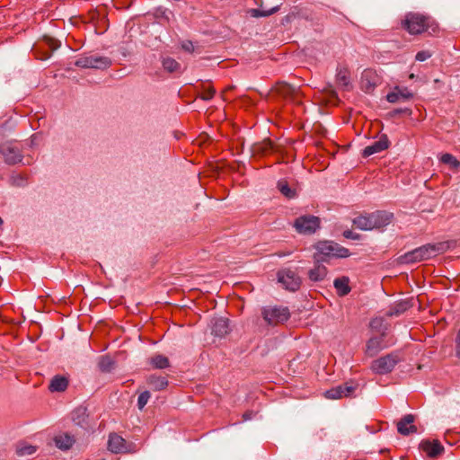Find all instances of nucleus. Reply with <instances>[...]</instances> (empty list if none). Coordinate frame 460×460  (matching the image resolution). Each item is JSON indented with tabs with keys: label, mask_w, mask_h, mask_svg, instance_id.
I'll return each mask as SVG.
<instances>
[{
	"label": "nucleus",
	"mask_w": 460,
	"mask_h": 460,
	"mask_svg": "<svg viewBox=\"0 0 460 460\" xmlns=\"http://www.w3.org/2000/svg\"><path fill=\"white\" fill-rule=\"evenodd\" d=\"M394 218V214L376 210L369 214L359 215L353 219V226L363 231L381 229L388 226Z\"/></svg>",
	"instance_id": "1"
},
{
	"label": "nucleus",
	"mask_w": 460,
	"mask_h": 460,
	"mask_svg": "<svg viewBox=\"0 0 460 460\" xmlns=\"http://www.w3.org/2000/svg\"><path fill=\"white\" fill-rule=\"evenodd\" d=\"M446 243H439L437 244L428 243L420 246L411 252H408L399 258L401 263H415L425 260H429L438 253H442L447 250Z\"/></svg>",
	"instance_id": "2"
},
{
	"label": "nucleus",
	"mask_w": 460,
	"mask_h": 460,
	"mask_svg": "<svg viewBox=\"0 0 460 460\" xmlns=\"http://www.w3.org/2000/svg\"><path fill=\"white\" fill-rule=\"evenodd\" d=\"M433 20L430 16L420 13H408L402 20V28L411 35H418L427 31L433 26Z\"/></svg>",
	"instance_id": "3"
},
{
	"label": "nucleus",
	"mask_w": 460,
	"mask_h": 460,
	"mask_svg": "<svg viewBox=\"0 0 460 460\" xmlns=\"http://www.w3.org/2000/svg\"><path fill=\"white\" fill-rule=\"evenodd\" d=\"M315 248L316 252L314 257L316 262L327 261L328 259L333 257L346 258L349 255V252L347 248L332 242H319Z\"/></svg>",
	"instance_id": "4"
},
{
	"label": "nucleus",
	"mask_w": 460,
	"mask_h": 460,
	"mask_svg": "<svg viewBox=\"0 0 460 460\" xmlns=\"http://www.w3.org/2000/svg\"><path fill=\"white\" fill-rule=\"evenodd\" d=\"M261 316L268 325L276 326L290 317L289 309L282 305H269L261 308Z\"/></svg>",
	"instance_id": "5"
},
{
	"label": "nucleus",
	"mask_w": 460,
	"mask_h": 460,
	"mask_svg": "<svg viewBox=\"0 0 460 460\" xmlns=\"http://www.w3.org/2000/svg\"><path fill=\"white\" fill-rule=\"evenodd\" d=\"M400 361L397 353H390L372 361L370 368L377 375H385L390 373Z\"/></svg>",
	"instance_id": "6"
},
{
	"label": "nucleus",
	"mask_w": 460,
	"mask_h": 460,
	"mask_svg": "<svg viewBox=\"0 0 460 460\" xmlns=\"http://www.w3.org/2000/svg\"><path fill=\"white\" fill-rule=\"evenodd\" d=\"M108 449L114 454L135 453L137 447L132 442L126 441L122 437L112 433L109 437Z\"/></svg>",
	"instance_id": "7"
},
{
	"label": "nucleus",
	"mask_w": 460,
	"mask_h": 460,
	"mask_svg": "<svg viewBox=\"0 0 460 460\" xmlns=\"http://www.w3.org/2000/svg\"><path fill=\"white\" fill-rule=\"evenodd\" d=\"M294 226L299 234H311L320 227V219L314 216L299 217L296 219Z\"/></svg>",
	"instance_id": "8"
},
{
	"label": "nucleus",
	"mask_w": 460,
	"mask_h": 460,
	"mask_svg": "<svg viewBox=\"0 0 460 460\" xmlns=\"http://www.w3.org/2000/svg\"><path fill=\"white\" fill-rule=\"evenodd\" d=\"M358 383L355 381L346 382L341 385L327 390L324 394L325 397L332 400L341 399L351 396L358 389Z\"/></svg>",
	"instance_id": "9"
},
{
	"label": "nucleus",
	"mask_w": 460,
	"mask_h": 460,
	"mask_svg": "<svg viewBox=\"0 0 460 460\" xmlns=\"http://www.w3.org/2000/svg\"><path fill=\"white\" fill-rule=\"evenodd\" d=\"M111 65L110 58L100 56L82 57L75 61V66L83 68L105 69Z\"/></svg>",
	"instance_id": "10"
},
{
	"label": "nucleus",
	"mask_w": 460,
	"mask_h": 460,
	"mask_svg": "<svg viewBox=\"0 0 460 460\" xmlns=\"http://www.w3.org/2000/svg\"><path fill=\"white\" fill-rule=\"evenodd\" d=\"M278 280L289 291L297 290L301 285L300 277L294 270L289 269L279 270L278 272Z\"/></svg>",
	"instance_id": "11"
},
{
	"label": "nucleus",
	"mask_w": 460,
	"mask_h": 460,
	"mask_svg": "<svg viewBox=\"0 0 460 460\" xmlns=\"http://www.w3.org/2000/svg\"><path fill=\"white\" fill-rule=\"evenodd\" d=\"M0 152L5 161L9 164H15L22 162V155L16 143L5 142L0 146Z\"/></svg>",
	"instance_id": "12"
},
{
	"label": "nucleus",
	"mask_w": 460,
	"mask_h": 460,
	"mask_svg": "<svg viewBox=\"0 0 460 460\" xmlns=\"http://www.w3.org/2000/svg\"><path fill=\"white\" fill-rule=\"evenodd\" d=\"M379 84V76L376 71L372 69H365L360 78V87L367 93H370Z\"/></svg>",
	"instance_id": "13"
},
{
	"label": "nucleus",
	"mask_w": 460,
	"mask_h": 460,
	"mask_svg": "<svg viewBox=\"0 0 460 460\" xmlns=\"http://www.w3.org/2000/svg\"><path fill=\"white\" fill-rule=\"evenodd\" d=\"M420 448L429 458H437L444 453V447L437 439L421 441Z\"/></svg>",
	"instance_id": "14"
},
{
	"label": "nucleus",
	"mask_w": 460,
	"mask_h": 460,
	"mask_svg": "<svg viewBox=\"0 0 460 460\" xmlns=\"http://www.w3.org/2000/svg\"><path fill=\"white\" fill-rule=\"evenodd\" d=\"M415 417L412 414H407L397 423V430L403 436L417 433L418 429L414 425Z\"/></svg>",
	"instance_id": "15"
},
{
	"label": "nucleus",
	"mask_w": 460,
	"mask_h": 460,
	"mask_svg": "<svg viewBox=\"0 0 460 460\" xmlns=\"http://www.w3.org/2000/svg\"><path fill=\"white\" fill-rule=\"evenodd\" d=\"M389 146V141L385 136H382L378 140L373 144L366 146L363 150V156L367 157L374 154L380 153Z\"/></svg>",
	"instance_id": "16"
},
{
	"label": "nucleus",
	"mask_w": 460,
	"mask_h": 460,
	"mask_svg": "<svg viewBox=\"0 0 460 460\" xmlns=\"http://www.w3.org/2000/svg\"><path fill=\"white\" fill-rule=\"evenodd\" d=\"M252 151L253 155L266 156L273 154L276 150L272 141L269 138H266L261 142L254 144L252 146Z\"/></svg>",
	"instance_id": "17"
},
{
	"label": "nucleus",
	"mask_w": 460,
	"mask_h": 460,
	"mask_svg": "<svg viewBox=\"0 0 460 460\" xmlns=\"http://www.w3.org/2000/svg\"><path fill=\"white\" fill-rule=\"evenodd\" d=\"M336 84L343 90L351 89L350 72L346 66H339L336 73Z\"/></svg>",
	"instance_id": "18"
},
{
	"label": "nucleus",
	"mask_w": 460,
	"mask_h": 460,
	"mask_svg": "<svg viewBox=\"0 0 460 460\" xmlns=\"http://www.w3.org/2000/svg\"><path fill=\"white\" fill-rule=\"evenodd\" d=\"M413 97V94L407 88L395 87L394 90L386 95V100L394 103L400 101H408Z\"/></svg>",
	"instance_id": "19"
},
{
	"label": "nucleus",
	"mask_w": 460,
	"mask_h": 460,
	"mask_svg": "<svg viewBox=\"0 0 460 460\" xmlns=\"http://www.w3.org/2000/svg\"><path fill=\"white\" fill-rule=\"evenodd\" d=\"M69 385V377L65 375H56L51 379L49 389L50 392H64Z\"/></svg>",
	"instance_id": "20"
},
{
	"label": "nucleus",
	"mask_w": 460,
	"mask_h": 460,
	"mask_svg": "<svg viewBox=\"0 0 460 460\" xmlns=\"http://www.w3.org/2000/svg\"><path fill=\"white\" fill-rule=\"evenodd\" d=\"M333 286L340 296L348 295L351 290L349 286V279L347 276L335 279L333 281Z\"/></svg>",
	"instance_id": "21"
},
{
	"label": "nucleus",
	"mask_w": 460,
	"mask_h": 460,
	"mask_svg": "<svg viewBox=\"0 0 460 460\" xmlns=\"http://www.w3.org/2000/svg\"><path fill=\"white\" fill-rule=\"evenodd\" d=\"M146 382L155 391H162L168 386V380L165 376L151 375L147 377Z\"/></svg>",
	"instance_id": "22"
},
{
	"label": "nucleus",
	"mask_w": 460,
	"mask_h": 460,
	"mask_svg": "<svg viewBox=\"0 0 460 460\" xmlns=\"http://www.w3.org/2000/svg\"><path fill=\"white\" fill-rule=\"evenodd\" d=\"M272 92L284 99H290L295 93V89L290 84L281 82L276 84Z\"/></svg>",
	"instance_id": "23"
},
{
	"label": "nucleus",
	"mask_w": 460,
	"mask_h": 460,
	"mask_svg": "<svg viewBox=\"0 0 460 460\" xmlns=\"http://www.w3.org/2000/svg\"><path fill=\"white\" fill-rule=\"evenodd\" d=\"M383 340L381 337H375L369 339L366 346V354L369 357H374L383 349Z\"/></svg>",
	"instance_id": "24"
},
{
	"label": "nucleus",
	"mask_w": 460,
	"mask_h": 460,
	"mask_svg": "<svg viewBox=\"0 0 460 460\" xmlns=\"http://www.w3.org/2000/svg\"><path fill=\"white\" fill-rule=\"evenodd\" d=\"M148 361L152 367L155 369H164L170 367L169 358L161 354L152 356Z\"/></svg>",
	"instance_id": "25"
},
{
	"label": "nucleus",
	"mask_w": 460,
	"mask_h": 460,
	"mask_svg": "<svg viewBox=\"0 0 460 460\" xmlns=\"http://www.w3.org/2000/svg\"><path fill=\"white\" fill-rule=\"evenodd\" d=\"M326 275H327L326 267L322 264H319L318 262L308 272V277L312 281H321L326 277Z\"/></svg>",
	"instance_id": "26"
},
{
	"label": "nucleus",
	"mask_w": 460,
	"mask_h": 460,
	"mask_svg": "<svg viewBox=\"0 0 460 460\" xmlns=\"http://www.w3.org/2000/svg\"><path fill=\"white\" fill-rule=\"evenodd\" d=\"M54 440L56 446L63 450L69 449L75 443L74 438L67 434L57 436Z\"/></svg>",
	"instance_id": "27"
},
{
	"label": "nucleus",
	"mask_w": 460,
	"mask_h": 460,
	"mask_svg": "<svg viewBox=\"0 0 460 460\" xmlns=\"http://www.w3.org/2000/svg\"><path fill=\"white\" fill-rule=\"evenodd\" d=\"M213 332L217 336H224L228 332V323L225 319H218L213 326Z\"/></svg>",
	"instance_id": "28"
},
{
	"label": "nucleus",
	"mask_w": 460,
	"mask_h": 460,
	"mask_svg": "<svg viewBox=\"0 0 460 460\" xmlns=\"http://www.w3.org/2000/svg\"><path fill=\"white\" fill-rule=\"evenodd\" d=\"M164 68L170 73H180L181 65L172 58H165L163 59Z\"/></svg>",
	"instance_id": "29"
},
{
	"label": "nucleus",
	"mask_w": 460,
	"mask_h": 460,
	"mask_svg": "<svg viewBox=\"0 0 460 460\" xmlns=\"http://www.w3.org/2000/svg\"><path fill=\"white\" fill-rule=\"evenodd\" d=\"M440 162L447 164L452 170H458L460 162L451 154L446 153L440 156Z\"/></svg>",
	"instance_id": "30"
},
{
	"label": "nucleus",
	"mask_w": 460,
	"mask_h": 460,
	"mask_svg": "<svg viewBox=\"0 0 460 460\" xmlns=\"http://www.w3.org/2000/svg\"><path fill=\"white\" fill-rule=\"evenodd\" d=\"M278 189L285 197L288 199H293L296 197V193L294 189H291L285 180H280L278 182Z\"/></svg>",
	"instance_id": "31"
},
{
	"label": "nucleus",
	"mask_w": 460,
	"mask_h": 460,
	"mask_svg": "<svg viewBox=\"0 0 460 460\" xmlns=\"http://www.w3.org/2000/svg\"><path fill=\"white\" fill-rule=\"evenodd\" d=\"M279 11V6L272 7L269 10L263 9H251L250 13L252 17H266L273 14L274 13Z\"/></svg>",
	"instance_id": "32"
},
{
	"label": "nucleus",
	"mask_w": 460,
	"mask_h": 460,
	"mask_svg": "<svg viewBox=\"0 0 460 460\" xmlns=\"http://www.w3.org/2000/svg\"><path fill=\"white\" fill-rule=\"evenodd\" d=\"M408 308V304L406 302H401L396 304L394 308H392L388 313L387 315L393 316V315H399L402 313L405 312Z\"/></svg>",
	"instance_id": "33"
},
{
	"label": "nucleus",
	"mask_w": 460,
	"mask_h": 460,
	"mask_svg": "<svg viewBox=\"0 0 460 460\" xmlns=\"http://www.w3.org/2000/svg\"><path fill=\"white\" fill-rule=\"evenodd\" d=\"M36 452V447L31 445L21 446L17 447L16 453L18 456L32 455Z\"/></svg>",
	"instance_id": "34"
},
{
	"label": "nucleus",
	"mask_w": 460,
	"mask_h": 460,
	"mask_svg": "<svg viewBox=\"0 0 460 460\" xmlns=\"http://www.w3.org/2000/svg\"><path fill=\"white\" fill-rule=\"evenodd\" d=\"M150 398V393L148 391H145L141 393L137 399V406L139 410H142L147 403Z\"/></svg>",
	"instance_id": "35"
},
{
	"label": "nucleus",
	"mask_w": 460,
	"mask_h": 460,
	"mask_svg": "<svg viewBox=\"0 0 460 460\" xmlns=\"http://www.w3.org/2000/svg\"><path fill=\"white\" fill-rule=\"evenodd\" d=\"M216 93V90L213 86L208 85V87L204 86L203 92L201 93V99L208 101L211 100Z\"/></svg>",
	"instance_id": "36"
},
{
	"label": "nucleus",
	"mask_w": 460,
	"mask_h": 460,
	"mask_svg": "<svg viewBox=\"0 0 460 460\" xmlns=\"http://www.w3.org/2000/svg\"><path fill=\"white\" fill-rule=\"evenodd\" d=\"M431 57V54L427 51V50H422V51H419L417 54H416V60L418 61H425L427 60L428 58H429Z\"/></svg>",
	"instance_id": "37"
},
{
	"label": "nucleus",
	"mask_w": 460,
	"mask_h": 460,
	"mask_svg": "<svg viewBox=\"0 0 460 460\" xmlns=\"http://www.w3.org/2000/svg\"><path fill=\"white\" fill-rule=\"evenodd\" d=\"M456 355L460 358V329L456 338Z\"/></svg>",
	"instance_id": "38"
},
{
	"label": "nucleus",
	"mask_w": 460,
	"mask_h": 460,
	"mask_svg": "<svg viewBox=\"0 0 460 460\" xmlns=\"http://www.w3.org/2000/svg\"><path fill=\"white\" fill-rule=\"evenodd\" d=\"M255 416V412L252 411H247L243 414V420L247 421L252 420Z\"/></svg>",
	"instance_id": "39"
},
{
	"label": "nucleus",
	"mask_w": 460,
	"mask_h": 460,
	"mask_svg": "<svg viewBox=\"0 0 460 460\" xmlns=\"http://www.w3.org/2000/svg\"><path fill=\"white\" fill-rule=\"evenodd\" d=\"M47 44L49 45V47L51 49V50H55L58 48V44L57 42V40H53V39H48L47 40Z\"/></svg>",
	"instance_id": "40"
},
{
	"label": "nucleus",
	"mask_w": 460,
	"mask_h": 460,
	"mask_svg": "<svg viewBox=\"0 0 460 460\" xmlns=\"http://www.w3.org/2000/svg\"><path fill=\"white\" fill-rule=\"evenodd\" d=\"M182 49L189 52H192L194 50L193 44L190 41H187V42L183 43Z\"/></svg>",
	"instance_id": "41"
},
{
	"label": "nucleus",
	"mask_w": 460,
	"mask_h": 460,
	"mask_svg": "<svg viewBox=\"0 0 460 460\" xmlns=\"http://www.w3.org/2000/svg\"><path fill=\"white\" fill-rule=\"evenodd\" d=\"M343 234H344V236L346 238H351V239H357L358 238V235H354L351 231H345Z\"/></svg>",
	"instance_id": "42"
},
{
	"label": "nucleus",
	"mask_w": 460,
	"mask_h": 460,
	"mask_svg": "<svg viewBox=\"0 0 460 460\" xmlns=\"http://www.w3.org/2000/svg\"><path fill=\"white\" fill-rule=\"evenodd\" d=\"M100 367H101L102 370H107V368L104 367V359H102V360L100 362Z\"/></svg>",
	"instance_id": "43"
},
{
	"label": "nucleus",
	"mask_w": 460,
	"mask_h": 460,
	"mask_svg": "<svg viewBox=\"0 0 460 460\" xmlns=\"http://www.w3.org/2000/svg\"><path fill=\"white\" fill-rule=\"evenodd\" d=\"M414 77H415L414 74H411V75H409V78H410V79H413Z\"/></svg>",
	"instance_id": "44"
},
{
	"label": "nucleus",
	"mask_w": 460,
	"mask_h": 460,
	"mask_svg": "<svg viewBox=\"0 0 460 460\" xmlns=\"http://www.w3.org/2000/svg\"><path fill=\"white\" fill-rule=\"evenodd\" d=\"M3 224V219L0 217V225Z\"/></svg>",
	"instance_id": "45"
}]
</instances>
